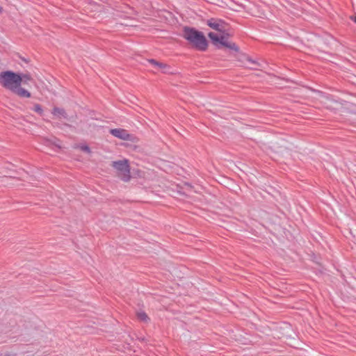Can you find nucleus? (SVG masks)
I'll use <instances>...</instances> for the list:
<instances>
[{
	"label": "nucleus",
	"instance_id": "obj_16",
	"mask_svg": "<svg viewBox=\"0 0 356 356\" xmlns=\"http://www.w3.org/2000/svg\"><path fill=\"white\" fill-rule=\"evenodd\" d=\"M350 18L356 23V13L354 15L350 16Z\"/></svg>",
	"mask_w": 356,
	"mask_h": 356
},
{
	"label": "nucleus",
	"instance_id": "obj_11",
	"mask_svg": "<svg viewBox=\"0 0 356 356\" xmlns=\"http://www.w3.org/2000/svg\"><path fill=\"white\" fill-rule=\"evenodd\" d=\"M137 317L140 321L143 322H147L149 320L147 315L143 312L137 313Z\"/></svg>",
	"mask_w": 356,
	"mask_h": 356
},
{
	"label": "nucleus",
	"instance_id": "obj_10",
	"mask_svg": "<svg viewBox=\"0 0 356 356\" xmlns=\"http://www.w3.org/2000/svg\"><path fill=\"white\" fill-rule=\"evenodd\" d=\"M52 113L55 115L58 116L59 118H67V117L65 111L63 108H60L58 107H54Z\"/></svg>",
	"mask_w": 356,
	"mask_h": 356
},
{
	"label": "nucleus",
	"instance_id": "obj_5",
	"mask_svg": "<svg viewBox=\"0 0 356 356\" xmlns=\"http://www.w3.org/2000/svg\"><path fill=\"white\" fill-rule=\"evenodd\" d=\"M207 24L211 29L218 31L224 32L225 27L228 26V24L222 19L218 18H211L207 21Z\"/></svg>",
	"mask_w": 356,
	"mask_h": 356
},
{
	"label": "nucleus",
	"instance_id": "obj_3",
	"mask_svg": "<svg viewBox=\"0 0 356 356\" xmlns=\"http://www.w3.org/2000/svg\"><path fill=\"white\" fill-rule=\"evenodd\" d=\"M0 84L6 89L12 92L17 86H21L22 85V79L19 76V73H15L9 70L1 72Z\"/></svg>",
	"mask_w": 356,
	"mask_h": 356
},
{
	"label": "nucleus",
	"instance_id": "obj_17",
	"mask_svg": "<svg viewBox=\"0 0 356 356\" xmlns=\"http://www.w3.org/2000/svg\"><path fill=\"white\" fill-rule=\"evenodd\" d=\"M3 9L1 6H0V13H1L3 12Z\"/></svg>",
	"mask_w": 356,
	"mask_h": 356
},
{
	"label": "nucleus",
	"instance_id": "obj_9",
	"mask_svg": "<svg viewBox=\"0 0 356 356\" xmlns=\"http://www.w3.org/2000/svg\"><path fill=\"white\" fill-rule=\"evenodd\" d=\"M12 92L17 95L20 97H30L31 93L26 90V89L21 88L20 86H17L15 90L12 91Z\"/></svg>",
	"mask_w": 356,
	"mask_h": 356
},
{
	"label": "nucleus",
	"instance_id": "obj_7",
	"mask_svg": "<svg viewBox=\"0 0 356 356\" xmlns=\"http://www.w3.org/2000/svg\"><path fill=\"white\" fill-rule=\"evenodd\" d=\"M148 62L152 65L155 68L161 69L163 73H168V70L170 68L169 65L165 63L159 62L154 59H149Z\"/></svg>",
	"mask_w": 356,
	"mask_h": 356
},
{
	"label": "nucleus",
	"instance_id": "obj_13",
	"mask_svg": "<svg viewBox=\"0 0 356 356\" xmlns=\"http://www.w3.org/2000/svg\"><path fill=\"white\" fill-rule=\"evenodd\" d=\"M35 112L38 113L40 115H42L43 114V109L42 106L38 104H35L33 105V108H32Z\"/></svg>",
	"mask_w": 356,
	"mask_h": 356
},
{
	"label": "nucleus",
	"instance_id": "obj_2",
	"mask_svg": "<svg viewBox=\"0 0 356 356\" xmlns=\"http://www.w3.org/2000/svg\"><path fill=\"white\" fill-rule=\"evenodd\" d=\"M220 33L221 35H218L216 33L210 32L208 36L212 43L218 49L225 47L236 52H238L239 47L234 42L228 41V38L233 35V33L229 31L228 26L225 27V31L220 32Z\"/></svg>",
	"mask_w": 356,
	"mask_h": 356
},
{
	"label": "nucleus",
	"instance_id": "obj_6",
	"mask_svg": "<svg viewBox=\"0 0 356 356\" xmlns=\"http://www.w3.org/2000/svg\"><path fill=\"white\" fill-rule=\"evenodd\" d=\"M110 133L113 136L122 140H129L130 138V135L128 134L127 131L122 129H111Z\"/></svg>",
	"mask_w": 356,
	"mask_h": 356
},
{
	"label": "nucleus",
	"instance_id": "obj_15",
	"mask_svg": "<svg viewBox=\"0 0 356 356\" xmlns=\"http://www.w3.org/2000/svg\"><path fill=\"white\" fill-rule=\"evenodd\" d=\"M80 149L84 152L90 153V149L88 145H81Z\"/></svg>",
	"mask_w": 356,
	"mask_h": 356
},
{
	"label": "nucleus",
	"instance_id": "obj_14",
	"mask_svg": "<svg viewBox=\"0 0 356 356\" xmlns=\"http://www.w3.org/2000/svg\"><path fill=\"white\" fill-rule=\"evenodd\" d=\"M248 62H250V63L251 64H252L253 65H254V67H250V68H252V69L256 70V69H257V66H259V64L257 62H256V61H254V60H252V59H251L250 58H249V57L248 58Z\"/></svg>",
	"mask_w": 356,
	"mask_h": 356
},
{
	"label": "nucleus",
	"instance_id": "obj_12",
	"mask_svg": "<svg viewBox=\"0 0 356 356\" xmlns=\"http://www.w3.org/2000/svg\"><path fill=\"white\" fill-rule=\"evenodd\" d=\"M19 76L22 79V83H26L28 81H31V76L29 74H21L19 73Z\"/></svg>",
	"mask_w": 356,
	"mask_h": 356
},
{
	"label": "nucleus",
	"instance_id": "obj_1",
	"mask_svg": "<svg viewBox=\"0 0 356 356\" xmlns=\"http://www.w3.org/2000/svg\"><path fill=\"white\" fill-rule=\"evenodd\" d=\"M183 38L195 49L204 51L207 49L208 41L204 33L193 27L184 26Z\"/></svg>",
	"mask_w": 356,
	"mask_h": 356
},
{
	"label": "nucleus",
	"instance_id": "obj_4",
	"mask_svg": "<svg viewBox=\"0 0 356 356\" xmlns=\"http://www.w3.org/2000/svg\"><path fill=\"white\" fill-rule=\"evenodd\" d=\"M118 172V176L124 181H129L131 178L130 175V167L129 165L128 160L124 159L117 161H113L111 165Z\"/></svg>",
	"mask_w": 356,
	"mask_h": 356
},
{
	"label": "nucleus",
	"instance_id": "obj_8",
	"mask_svg": "<svg viewBox=\"0 0 356 356\" xmlns=\"http://www.w3.org/2000/svg\"><path fill=\"white\" fill-rule=\"evenodd\" d=\"M148 62L152 65L155 68L161 69L163 73H168V70L170 68L169 65L165 63L159 62L154 59H149Z\"/></svg>",
	"mask_w": 356,
	"mask_h": 356
}]
</instances>
